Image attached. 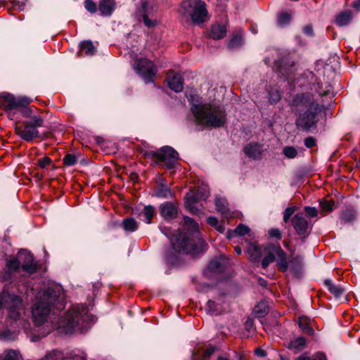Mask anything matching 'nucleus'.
<instances>
[{
	"label": "nucleus",
	"instance_id": "1",
	"mask_svg": "<svg viewBox=\"0 0 360 360\" xmlns=\"http://www.w3.org/2000/svg\"><path fill=\"white\" fill-rule=\"evenodd\" d=\"M316 96L313 92H298L290 100L288 105L297 116L295 124L298 130L310 131L317 128L318 115L325 110V105Z\"/></svg>",
	"mask_w": 360,
	"mask_h": 360
},
{
	"label": "nucleus",
	"instance_id": "2",
	"mask_svg": "<svg viewBox=\"0 0 360 360\" xmlns=\"http://www.w3.org/2000/svg\"><path fill=\"white\" fill-rule=\"evenodd\" d=\"M186 231H179L176 236V242L172 240V248L179 253L195 255L205 250V241L201 237L198 224L191 217L184 216Z\"/></svg>",
	"mask_w": 360,
	"mask_h": 360
},
{
	"label": "nucleus",
	"instance_id": "3",
	"mask_svg": "<svg viewBox=\"0 0 360 360\" xmlns=\"http://www.w3.org/2000/svg\"><path fill=\"white\" fill-rule=\"evenodd\" d=\"M191 110L198 124L210 128H220L226 123L225 110L212 103H191Z\"/></svg>",
	"mask_w": 360,
	"mask_h": 360
},
{
	"label": "nucleus",
	"instance_id": "4",
	"mask_svg": "<svg viewBox=\"0 0 360 360\" xmlns=\"http://www.w3.org/2000/svg\"><path fill=\"white\" fill-rule=\"evenodd\" d=\"M65 308L64 303L60 302L59 292L48 288L45 290L40 300L36 302L32 310V316L35 325L40 326L47 322L51 311L60 312Z\"/></svg>",
	"mask_w": 360,
	"mask_h": 360
},
{
	"label": "nucleus",
	"instance_id": "5",
	"mask_svg": "<svg viewBox=\"0 0 360 360\" xmlns=\"http://www.w3.org/2000/svg\"><path fill=\"white\" fill-rule=\"evenodd\" d=\"M95 322V318L88 312L87 307L84 305H73L60 320L56 326L64 328L68 330H83Z\"/></svg>",
	"mask_w": 360,
	"mask_h": 360
},
{
	"label": "nucleus",
	"instance_id": "6",
	"mask_svg": "<svg viewBox=\"0 0 360 360\" xmlns=\"http://www.w3.org/2000/svg\"><path fill=\"white\" fill-rule=\"evenodd\" d=\"M295 82L300 88L309 90V92H313L320 97L330 94L332 90L330 84H323L317 75L309 70L304 71L297 77Z\"/></svg>",
	"mask_w": 360,
	"mask_h": 360
},
{
	"label": "nucleus",
	"instance_id": "7",
	"mask_svg": "<svg viewBox=\"0 0 360 360\" xmlns=\"http://www.w3.org/2000/svg\"><path fill=\"white\" fill-rule=\"evenodd\" d=\"M2 305L7 309L10 319L13 321L20 319L24 307L22 300L19 295L4 290L0 293V308Z\"/></svg>",
	"mask_w": 360,
	"mask_h": 360
},
{
	"label": "nucleus",
	"instance_id": "8",
	"mask_svg": "<svg viewBox=\"0 0 360 360\" xmlns=\"http://www.w3.org/2000/svg\"><path fill=\"white\" fill-rule=\"evenodd\" d=\"M181 6L184 13L191 11V18L194 24L200 25L205 21V17L207 15L206 4L202 0H184Z\"/></svg>",
	"mask_w": 360,
	"mask_h": 360
},
{
	"label": "nucleus",
	"instance_id": "9",
	"mask_svg": "<svg viewBox=\"0 0 360 360\" xmlns=\"http://www.w3.org/2000/svg\"><path fill=\"white\" fill-rule=\"evenodd\" d=\"M34 122H22V124L15 127L16 134L23 141L31 142L39 137V127L44 125L42 117H34Z\"/></svg>",
	"mask_w": 360,
	"mask_h": 360
},
{
	"label": "nucleus",
	"instance_id": "10",
	"mask_svg": "<svg viewBox=\"0 0 360 360\" xmlns=\"http://www.w3.org/2000/svg\"><path fill=\"white\" fill-rule=\"evenodd\" d=\"M133 68L146 84L154 83L158 68L151 60L143 58H137Z\"/></svg>",
	"mask_w": 360,
	"mask_h": 360
},
{
	"label": "nucleus",
	"instance_id": "11",
	"mask_svg": "<svg viewBox=\"0 0 360 360\" xmlns=\"http://www.w3.org/2000/svg\"><path fill=\"white\" fill-rule=\"evenodd\" d=\"M179 159V155L176 150L171 146H165L160 148L158 158L155 160V165L172 169L175 167Z\"/></svg>",
	"mask_w": 360,
	"mask_h": 360
},
{
	"label": "nucleus",
	"instance_id": "12",
	"mask_svg": "<svg viewBox=\"0 0 360 360\" xmlns=\"http://www.w3.org/2000/svg\"><path fill=\"white\" fill-rule=\"evenodd\" d=\"M210 193L208 190L205 188H199L196 191L187 193L185 199L186 209L193 214H198L200 213V210L196 207V204L199 202L205 201L209 197Z\"/></svg>",
	"mask_w": 360,
	"mask_h": 360
},
{
	"label": "nucleus",
	"instance_id": "13",
	"mask_svg": "<svg viewBox=\"0 0 360 360\" xmlns=\"http://www.w3.org/2000/svg\"><path fill=\"white\" fill-rule=\"evenodd\" d=\"M291 224L297 235L304 243L309 236V221L303 212L295 214L291 219Z\"/></svg>",
	"mask_w": 360,
	"mask_h": 360
},
{
	"label": "nucleus",
	"instance_id": "14",
	"mask_svg": "<svg viewBox=\"0 0 360 360\" xmlns=\"http://www.w3.org/2000/svg\"><path fill=\"white\" fill-rule=\"evenodd\" d=\"M17 258L20 261V267L23 271L29 274H34L37 272V265L34 262V256L30 252L21 250L18 252Z\"/></svg>",
	"mask_w": 360,
	"mask_h": 360
},
{
	"label": "nucleus",
	"instance_id": "15",
	"mask_svg": "<svg viewBox=\"0 0 360 360\" xmlns=\"http://www.w3.org/2000/svg\"><path fill=\"white\" fill-rule=\"evenodd\" d=\"M166 81L168 87L176 93L181 92L184 89V79L179 73L173 70L169 71Z\"/></svg>",
	"mask_w": 360,
	"mask_h": 360
},
{
	"label": "nucleus",
	"instance_id": "16",
	"mask_svg": "<svg viewBox=\"0 0 360 360\" xmlns=\"http://www.w3.org/2000/svg\"><path fill=\"white\" fill-rule=\"evenodd\" d=\"M226 296L224 293L219 295L216 301L208 300L206 304L207 312L212 316H217L221 314L224 311V302L223 298Z\"/></svg>",
	"mask_w": 360,
	"mask_h": 360
},
{
	"label": "nucleus",
	"instance_id": "17",
	"mask_svg": "<svg viewBox=\"0 0 360 360\" xmlns=\"http://www.w3.org/2000/svg\"><path fill=\"white\" fill-rule=\"evenodd\" d=\"M269 249L275 253V257L277 256L276 265L278 268L283 272L286 271L288 268L286 252L281 248L279 245H270Z\"/></svg>",
	"mask_w": 360,
	"mask_h": 360
},
{
	"label": "nucleus",
	"instance_id": "18",
	"mask_svg": "<svg viewBox=\"0 0 360 360\" xmlns=\"http://www.w3.org/2000/svg\"><path fill=\"white\" fill-rule=\"evenodd\" d=\"M160 214L165 220H172L177 217L178 207L172 202H165L159 207Z\"/></svg>",
	"mask_w": 360,
	"mask_h": 360
},
{
	"label": "nucleus",
	"instance_id": "19",
	"mask_svg": "<svg viewBox=\"0 0 360 360\" xmlns=\"http://www.w3.org/2000/svg\"><path fill=\"white\" fill-rule=\"evenodd\" d=\"M135 15L139 22L143 21L145 26L148 28L154 27L158 25L156 20L149 19L147 4L146 3L143 4L141 7L136 9Z\"/></svg>",
	"mask_w": 360,
	"mask_h": 360
},
{
	"label": "nucleus",
	"instance_id": "20",
	"mask_svg": "<svg viewBox=\"0 0 360 360\" xmlns=\"http://www.w3.org/2000/svg\"><path fill=\"white\" fill-rule=\"evenodd\" d=\"M246 156L253 160H259L262 153V146L257 143H250L243 148Z\"/></svg>",
	"mask_w": 360,
	"mask_h": 360
},
{
	"label": "nucleus",
	"instance_id": "21",
	"mask_svg": "<svg viewBox=\"0 0 360 360\" xmlns=\"http://www.w3.org/2000/svg\"><path fill=\"white\" fill-rule=\"evenodd\" d=\"M116 4L115 0H99L98 11L103 17L110 16L115 9Z\"/></svg>",
	"mask_w": 360,
	"mask_h": 360
},
{
	"label": "nucleus",
	"instance_id": "22",
	"mask_svg": "<svg viewBox=\"0 0 360 360\" xmlns=\"http://www.w3.org/2000/svg\"><path fill=\"white\" fill-rule=\"evenodd\" d=\"M226 263L223 258H214L209 262L207 269L214 274L222 273L226 269Z\"/></svg>",
	"mask_w": 360,
	"mask_h": 360
},
{
	"label": "nucleus",
	"instance_id": "23",
	"mask_svg": "<svg viewBox=\"0 0 360 360\" xmlns=\"http://www.w3.org/2000/svg\"><path fill=\"white\" fill-rule=\"evenodd\" d=\"M216 210L218 212L221 213L224 217H231V212L229 208V203L224 198H217L214 200Z\"/></svg>",
	"mask_w": 360,
	"mask_h": 360
},
{
	"label": "nucleus",
	"instance_id": "24",
	"mask_svg": "<svg viewBox=\"0 0 360 360\" xmlns=\"http://www.w3.org/2000/svg\"><path fill=\"white\" fill-rule=\"evenodd\" d=\"M227 30L224 25L214 24L210 29V37L213 39H221L226 36Z\"/></svg>",
	"mask_w": 360,
	"mask_h": 360
},
{
	"label": "nucleus",
	"instance_id": "25",
	"mask_svg": "<svg viewBox=\"0 0 360 360\" xmlns=\"http://www.w3.org/2000/svg\"><path fill=\"white\" fill-rule=\"evenodd\" d=\"M249 259L252 262L259 263L262 257V252L259 245L256 243H251L248 250Z\"/></svg>",
	"mask_w": 360,
	"mask_h": 360
},
{
	"label": "nucleus",
	"instance_id": "26",
	"mask_svg": "<svg viewBox=\"0 0 360 360\" xmlns=\"http://www.w3.org/2000/svg\"><path fill=\"white\" fill-rule=\"evenodd\" d=\"M324 284L335 298L340 297L345 293V289L341 285L335 284L330 279H326Z\"/></svg>",
	"mask_w": 360,
	"mask_h": 360
},
{
	"label": "nucleus",
	"instance_id": "27",
	"mask_svg": "<svg viewBox=\"0 0 360 360\" xmlns=\"http://www.w3.org/2000/svg\"><path fill=\"white\" fill-rule=\"evenodd\" d=\"M306 345L305 338L300 336L297 337L288 343V348L292 350L295 353L300 352L304 349Z\"/></svg>",
	"mask_w": 360,
	"mask_h": 360
},
{
	"label": "nucleus",
	"instance_id": "28",
	"mask_svg": "<svg viewBox=\"0 0 360 360\" xmlns=\"http://www.w3.org/2000/svg\"><path fill=\"white\" fill-rule=\"evenodd\" d=\"M0 103L4 105L6 110L16 108V98L11 94H4L0 96Z\"/></svg>",
	"mask_w": 360,
	"mask_h": 360
},
{
	"label": "nucleus",
	"instance_id": "29",
	"mask_svg": "<svg viewBox=\"0 0 360 360\" xmlns=\"http://www.w3.org/2000/svg\"><path fill=\"white\" fill-rule=\"evenodd\" d=\"M352 19V13L347 10L339 13L335 20L336 25L339 27H344L349 25Z\"/></svg>",
	"mask_w": 360,
	"mask_h": 360
},
{
	"label": "nucleus",
	"instance_id": "30",
	"mask_svg": "<svg viewBox=\"0 0 360 360\" xmlns=\"http://www.w3.org/2000/svg\"><path fill=\"white\" fill-rule=\"evenodd\" d=\"M121 226L126 232H134L139 228V222L133 217H126L123 219Z\"/></svg>",
	"mask_w": 360,
	"mask_h": 360
},
{
	"label": "nucleus",
	"instance_id": "31",
	"mask_svg": "<svg viewBox=\"0 0 360 360\" xmlns=\"http://www.w3.org/2000/svg\"><path fill=\"white\" fill-rule=\"evenodd\" d=\"M155 214V207L152 205H146L139 214L140 219L147 224H150Z\"/></svg>",
	"mask_w": 360,
	"mask_h": 360
},
{
	"label": "nucleus",
	"instance_id": "32",
	"mask_svg": "<svg viewBox=\"0 0 360 360\" xmlns=\"http://www.w3.org/2000/svg\"><path fill=\"white\" fill-rule=\"evenodd\" d=\"M80 51L84 52L86 56H94L96 51V47L91 40H85L79 44Z\"/></svg>",
	"mask_w": 360,
	"mask_h": 360
},
{
	"label": "nucleus",
	"instance_id": "33",
	"mask_svg": "<svg viewBox=\"0 0 360 360\" xmlns=\"http://www.w3.org/2000/svg\"><path fill=\"white\" fill-rule=\"evenodd\" d=\"M155 195L158 198H169L173 197V193L171 189L163 182H160L156 191Z\"/></svg>",
	"mask_w": 360,
	"mask_h": 360
},
{
	"label": "nucleus",
	"instance_id": "34",
	"mask_svg": "<svg viewBox=\"0 0 360 360\" xmlns=\"http://www.w3.org/2000/svg\"><path fill=\"white\" fill-rule=\"evenodd\" d=\"M250 231V229L248 226L243 224H240L233 231L229 230L228 231L227 238L231 239L236 236H243L248 233Z\"/></svg>",
	"mask_w": 360,
	"mask_h": 360
},
{
	"label": "nucleus",
	"instance_id": "35",
	"mask_svg": "<svg viewBox=\"0 0 360 360\" xmlns=\"http://www.w3.org/2000/svg\"><path fill=\"white\" fill-rule=\"evenodd\" d=\"M253 313L257 318H264L269 313V307L266 302H259L253 309Z\"/></svg>",
	"mask_w": 360,
	"mask_h": 360
},
{
	"label": "nucleus",
	"instance_id": "36",
	"mask_svg": "<svg viewBox=\"0 0 360 360\" xmlns=\"http://www.w3.org/2000/svg\"><path fill=\"white\" fill-rule=\"evenodd\" d=\"M37 110V108L26 106L21 108L20 112L22 115L25 118H29V120H25L24 122H34V117H42L39 115L35 114V111Z\"/></svg>",
	"mask_w": 360,
	"mask_h": 360
},
{
	"label": "nucleus",
	"instance_id": "37",
	"mask_svg": "<svg viewBox=\"0 0 360 360\" xmlns=\"http://www.w3.org/2000/svg\"><path fill=\"white\" fill-rule=\"evenodd\" d=\"M340 219L344 224L353 222L356 219V212L353 208H347L342 212Z\"/></svg>",
	"mask_w": 360,
	"mask_h": 360
},
{
	"label": "nucleus",
	"instance_id": "38",
	"mask_svg": "<svg viewBox=\"0 0 360 360\" xmlns=\"http://www.w3.org/2000/svg\"><path fill=\"white\" fill-rule=\"evenodd\" d=\"M266 256L260 260L262 269H266L269 264L273 263L276 260L275 253L269 249V247L265 249Z\"/></svg>",
	"mask_w": 360,
	"mask_h": 360
},
{
	"label": "nucleus",
	"instance_id": "39",
	"mask_svg": "<svg viewBox=\"0 0 360 360\" xmlns=\"http://www.w3.org/2000/svg\"><path fill=\"white\" fill-rule=\"evenodd\" d=\"M243 44V39L241 34H233L229 40L228 47L231 49L241 46Z\"/></svg>",
	"mask_w": 360,
	"mask_h": 360
},
{
	"label": "nucleus",
	"instance_id": "40",
	"mask_svg": "<svg viewBox=\"0 0 360 360\" xmlns=\"http://www.w3.org/2000/svg\"><path fill=\"white\" fill-rule=\"evenodd\" d=\"M287 60L286 58H282L276 62L277 70L281 74H284L285 70L294 65L293 62H287Z\"/></svg>",
	"mask_w": 360,
	"mask_h": 360
},
{
	"label": "nucleus",
	"instance_id": "41",
	"mask_svg": "<svg viewBox=\"0 0 360 360\" xmlns=\"http://www.w3.org/2000/svg\"><path fill=\"white\" fill-rule=\"evenodd\" d=\"M281 98V91L278 89H271L269 91V102L271 104L277 103Z\"/></svg>",
	"mask_w": 360,
	"mask_h": 360
},
{
	"label": "nucleus",
	"instance_id": "42",
	"mask_svg": "<svg viewBox=\"0 0 360 360\" xmlns=\"http://www.w3.org/2000/svg\"><path fill=\"white\" fill-rule=\"evenodd\" d=\"M6 268L10 271L17 273L20 268L19 259L16 257L8 260L6 264Z\"/></svg>",
	"mask_w": 360,
	"mask_h": 360
},
{
	"label": "nucleus",
	"instance_id": "43",
	"mask_svg": "<svg viewBox=\"0 0 360 360\" xmlns=\"http://www.w3.org/2000/svg\"><path fill=\"white\" fill-rule=\"evenodd\" d=\"M140 152L145 158L151 159L155 165V160L158 158L160 149L156 151L141 149Z\"/></svg>",
	"mask_w": 360,
	"mask_h": 360
},
{
	"label": "nucleus",
	"instance_id": "44",
	"mask_svg": "<svg viewBox=\"0 0 360 360\" xmlns=\"http://www.w3.org/2000/svg\"><path fill=\"white\" fill-rule=\"evenodd\" d=\"M84 8L86 11H88L91 14H94L98 11V5L93 1V0H85L84 2Z\"/></svg>",
	"mask_w": 360,
	"mask_h": 360
},
{
	"label": "nucleus",
	"instance_id": "45",
	"mask_svg": "<svg viewBox=\"0 0 360 360\" xmlns=\"http://www.w3.org/2000/svg\"><path fill=\"white\" fill-rule=\"evenodd\" d=\"M291 15L288 13H281L278 16V24L280 26L288 25L290 22Z\"/></svg>",
	"mask_w": 360,
	"mask_h": 360
},
{
	"label": "nucleus",
	"instance_id": "46",
	"mask_svg": "<svg viewBox=\"0 0 360 360\" xmlns=\"http://www.w3.org/2000/svg\"><path fill=\"white\" fill-rule=\"evenodd\" d=\"M160 230L165 236H167L170 241V244L172 245V240L175 243L176 242V236H177V233L175 235L172 234V231L171 228L167 226H160Z\"/></svg>",
	"mask_w": 360,
	"mask_h": 360
},
{
	"label": "nucleus",
	"instance_id": "47",
	"mask_svg": "<svg viewBox=\"0 0 360 360\" xmlns=\"http://www.w3.org/2000/svg\"><path fill=\"white\" fill-rule=\"evenodd\" d=\"M296 360H327V358L324 353L317 352L312 357L300 356Z\"/></svg>",
	"mask_w": 360,
	"mask_h": 360
},
{
	"label": "nucleus",
	"instance_id": "48",
	"mask_svg": "<svg viewBox=\"0 0 360 360\" xmlns=\"http://www.w3.org/2000/svg\"><path fill=\"white\" fill-rule=\"evenodd\" d=\"M32 101V100L27 96H20L16 98V108L21 107L25 108Z\"/></svg>",
	"mask_w": 360,
	"mask_h": 360
},
{
	"label": "nucleus",
	"instance_id": "49",
	"mask_svg": "<svg viewBox=\"0 0 360 360\" xmlns=\"http://www.w3.org/2000/svg\"><path fill=\"white\" fill-rule=\"evenodd\" d=\"M283 155L288 158H295L297 155L296 148L293 146H286L283 148Z\"/></svg>",
	"mask_w": 360,
	"mask_h": 360
},
{
	"label": "nucleus",
	"instance_id": "50",
	"mask_svg": "<svg viewBox=\"0 0 360 360\" xmlns=\"http://www.w3.org/2000/svg\"><path fill=\"white\" fill-rule=\"evenodd\" d=\"M63 162L67 167L72 166L77 162V157L74 154H66L63 158Z\"/></svg>",
	"mask_w": 360,
	"mask_h": 360
},
{
	"label": "nucleus",
	"instance_id": "51",
	"mask_svg": "<svg viewBox=\"0 0 360 360\" xmlns=\"http://www.w3.org/2000/svg\"><path fill=\"white\" fill-rule=\"evenodd\" d=\"M297 207L296 206L288 207L283 212V221L287 223L293 213L297 210Z\"/></svg>",
	"mask_w": 360,
	"mask_h": 360
},
{
	"label": "nucleus",
	"instance_id": "52",
	"mask_svg": "<svg viewBox=\"0 0 360 360\" xmlns=\"http://www.w3.org/2000/svg\"><path fill=\"white\" fill-rule=\"evenodd\" d=\"M322 210L326 212H331L334 209L335 202L333 200H323L320 202Z\"/></svg>",
	"mask_w": 360,
	"mask_h": 360
},
{
	"label": "nucleus",
	"instance_id": "53",
	"mask_svg": "<svg viewBox=\"0 0 360 360\" xmlns=\"http://www.w3.org/2000/svg\"><path fill=\"white\" fill-rule=\"evenodd\" d=\"M19 352L11 349L7 352L4 360H19Z\"/></svg>",
	"mask_w": 360,
	"mask_h": 360
},
{
	"label": "nucleus",
	"instance_id": "54",
	"mask_svg": "<svg viewBox=\"0 0 360 360\" xmlns=\"http://www.w3.org/2000/svg\"><path fill=\"white\" fill-rule=\"evenodd\" d=\"M14 274H15V273L12 271H10L9 269H7L5 267L4 271L3 272V275H2L3 281L13 282V277Z\"/></svg>",
	"mask_w": 360,
	"mask_h": 360
},
{
	"label": "nucleus",
	"instance_id": "55",
	"mask_svg": "<svg viewBox=\"0 0 360 360\" xmlns=\"http://www.w3.org/2000/svg\"><path fill=\"white\" fill-rule=\"evenodd\" d=\"M303 261V257L301 255H297L290 259L291 264L293 269L299 268L301 266L302 262Z\"/></svg>",
	"mask_w": 360,
	"mask_h": 360
},
{
	"label": "nucleus",
	"instance_id": "56",
	"mask_svg": "<svg viewBox=\"0 0 360 360\" xmlns=\"http://www.w3.org/2000/svg\"><path fill=\"white\" fill-rule=\"evenodd\" d=\"M317 143V141L316 140V139L313 136H307L305 139H304V146L307 148H311L313 147H314Z\"/></svg>",
	"mask_w": 360,
	"mask_h": 360
},
{
	"label": "nucleus",
	"instance_id": "57",
	"mask_svg": "<svg viewBox=\"0 0 360 360\" xmlns=\"http://www.w3.org/2000/svg\"><path fill=\"white\" fill-rule=\"evenodd\" d=\"M269 236L270 238H276L278 240H280L282 238L281 231L278 229H276V228L271 229L269 231Z\"/></svg>",
	"mask_w": 360,
	"mask_h": 360
},
{
	"label": "nucleus",
	"instance_id": "58",
	"mask_svg": "<svg viewBox=\"0 0 360 360\" xmlns=\"http://www.w3.org/2000/svg\"><path fill=\"white\" fill-rule=\"evenodd\" d=\"M51 162V160L50 158L45 156L39 160H38V165L41 168L44 169L48 165H49Z\"/></svg>",
	"mask_w": 360,
	"mask_h": 360
},
{
	"label": "nucleus",
	"instance_id": "59",
	"mask_svg": "<svg viewBox=\"0 0 360 360\" xmlns=\"http://www.w3.org/2000/svg\"><path fill=\"white\" fill-rule=\"evenodd\" d=\"M304 211L310 217H315L318 215V210L314 207L307 206L304 207Z\"/></svg>",
	"mask_w": 360,
	"mask_h": 360
},
{
	"label": "nucleus",
	"instance_id": "60",
	"mask_svg": "<svg viewBox=\"0 0 360 360\" xmlns=\"http://www.w3.org/2000/svg\"><path fill=\"white\" fill-rule=\"evenodd\" d=\"M207 224L209 225H210L212 227H215L218 225L219 224V220L217 217H213V216H210L207 218Z\"/></svg>",
	"mask_w": 360,
	"mask_h": 360
},
{
	"label": "nucleus",
	"instance_id": "61",
	"mask_svg": "<svg viewBox=\"0 0 360 360\" xmlns=\"http://www.w3.org/2000/svg\"><path fill=\"white\" fill-rule=\"evenodd\" d=\"M254 321L251 318H248L245 323V329L250 332L253 329Z\"/></svg>",
	"mask_w": 360,
	"mask_h": 360
},
{
	"label": "nucleus",
	"instance_id": "62",
	"mask_svg": "<svg viewBox=\"0 0 360 360\" xmlns=\"http://www.w3.org/2000/svg\"><path fill=\"white\" fill-rule=\"evenodd\" d=\"M303 32L306 35L312 36L314 34V30L311 25H306L303 28Z\"/></svg>",
	"mask_w": 360,
	"mask_h": 360
},
{
	"label": "nucleus",
	"instance_id": "63",
	"mask_svg": "<svg viewBox=\"0 0 360 360\" xmlns=\"http://www.w3.org/2000/svg\"><path fill=\"white\" fill-rule=\"evenodd\" d=\"M300 327L306 333H312L314 330L307 324H302L301 322L299 323Z\"/></svg>",
	"mask_w": 360,
	"mask_h": 360
},
{
	"label": "nucleus",
	"instance_id": "64",
	"mask_svg": "<svg viewBox=\"0 0 360 360\" xmlns=\"http://www.w3.org/2000/svg\"><path fill=\"white\" fill-rule=\"evenodd\" d=\"M71 360H86V356L84 354H75L71 357Z\"/></svg>",
	"mask_w": 360,
	"mask_h": 360
}]
</instances>
